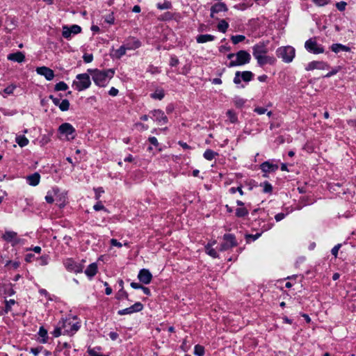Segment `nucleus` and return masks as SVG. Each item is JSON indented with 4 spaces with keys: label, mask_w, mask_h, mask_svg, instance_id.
<instances>
[{
    "label": "nucleus",
    "mask_w": 356,
    "mask_h": 356,
    "mask_svg": "<svg viewBox=\"0 0 356 356\" xmlns=\"http://www.w3.org/2000/svg\"><path fill=\"white\" fill-rule=\"evenodd\" d=\"M81 28L78 25H72L70 27L64 26L63 27V36L66 39L71 38L72 35L78 34L81 32Z\"/></svg>",
    "instance_id": "f8f14e48"
},
{
    "label": "nucleus",
    "mask_w": 356,
    "mask_h": 356,
    "mask_svg": "<svg viewBox=\"0 0 356 356\" xmlns=\"http://www.w3.org/2000/svg\"><path fill=\"white\" fill-rule=\"evenodd\" d=\"M227 10L228 9L225 3L222 2L217 3L211 8V17L213 18L215 14L220 12H226Z\"/></svg>",
    "instance_id": "aec40b11"
},
{
    "label": "nucleus",
    "mask_w": 356,
    "mask_h": 356,
    "mask_svg": "<svg viewBox=\"0 0 356 356\" xmlns=\"http://www.w3.org/2000/svg\"><path fill=\"white\" fill-rule=\"evenodd\" d=\"M229 27V24L225 20H220L218 24V30L223 33H225Z\"/></svg>",
    "instance_id": "2f4dec72"
},
{
    "label": "nucleus",
    "mask_w": 356,
    "mask_h": 356,
    "mask_svg": "<svg viewBox=\"0 0 356 356\" xmlns=\"http://www.w3.org/2000/svg\"><path fill=\"white\" fill-rule=\"evenodd\" d=\"M305 49L310 53L315 54L324 52V48L322 45L317 43L314 39H309L305 43Z\"/></svg>",
    "instance_id": "6e6552de"
},
{
    "label": "nucleus",
    "mask_w": 356,
    "mask_h": 356,
    "mask_svg": "<svg viewBox=\"0 0 356 356\" xmlns=\"http://www.w3.org/2000/svg\"><path fill=\"white\" fill-rule=\"evenodd\" d=\"M245 39V37L243 35H232L231 40L234 44H236Z\"/></svg>",
    "instance_id": "58836bf2"
},
{
    "label": "nucleus",
    "mask_w": 356,
    "mask_h": 356,
    "mask_svg": "<svg viewBox=\"0 0 356 356\" xmlns=\"http://www.w3.org/2000/svg\"><path fill=\"white\" fill-rule=\"evenodd\" d=\"M111 244L113 245V246H115V247H118V248H121L122 246V244L120 242H118L116 239L115 238H112L111 239Z\"/></svg>",
    "instance_id": "052dcab7"
},
{
    "label": "nucleus",
    "mask_w": 356,
    "mask_h": 356,
    "mask_svg": "<svg viewBox=\"0 0 356 356\" xmlns=\"http://www.w3.org/2000/svg\"><path fill=\"white\" fill-rule=\"evenodd\" d=\"M313 1L319 6H323L327 4L330 0H313Z\"/></svg>",
    "instance_id": "864d4df0"
},
{
    "label": "nucleus",
    "mask_w": 356,
    "mask_h": 356,
    "mask_svg": "<svg viewBox=\"0 0 356 356\" xmlns=\"http://www.w3.org/2000/svg\"><path fill=\"white\" fill-rule=\"evenodd\" d=\"M205 251L207 254L211 256L213 258H217L218 257V254L215 249L212 248V244L208 243L205 246Z\"/></svg>",
    "instance_id": "c756f323"
},
{
    "label": "nucleus",
    "mask_w": 356,
    "mask_h": 356,
    "mask_svg": "<svg viewBox=\"0 0 356 356\" xmlns=\"http://www.w3.org/2000/svg\"><path fill=\"white\" fill-rule=\"evenodd\" d=\"M80 328V323L75 317L69 318L63 323V334L73 335Z\"/></svg>",
    "instance_id": "39448f33"
},
{
    "label": "nucleus",
    "mask_w": 356,
    "mask_h": 356,
    "mask_svg": "<svg viewBox=\"0 0 356 356\" xmlns=\"http://www.w3.org/2000/svg\"><path fill=\"white\" fill-rule=\"evenodd\" d=\"M15 141L21 147L26 146L29 143L28 138L24 136H17Z\"/></svg>",
    "instance_id": "c85d7f7f"
},
{
    "label": "nucleus",
    "mask_w": 356,
    "mask_h": 356,
    "mask_svg": "<svg viewBox=\"0 0 356 356\" xmlns=\"http://www.w3.org/2000/svg\"><path fill=\"white\" fill-rule=\"evenodd\" d=\"M138 278L141 282L147 284L150 283L152 278V275L148 270L142 269L140 270L138 273Z\"/></svg>",
    "instance_id": "a211bd4d"
},
{
    "label": "nucleus",
    "mask_w": 356,
    "mask_h": 356,
    "mask_svg": "<svg viewBox=\"0 0 356 356\" xmlns=\"http://www.w3.org/2000/svg\"><path fill=\"white\" fill-rule=\"evenodd\" d=\"M151 97L156 99H162L164 97V92L162 89H157L151 94Z\"/></svg>",
    "instance_id": "f704fd0d"
},
{
    "label": "nucleus",
    "mask_w": 356,
    "mask_h": 356,
    "mask_svg": "<svg viewBox=\"0 0 356 356\" xmlns=\"http://www.w3.org/2000/svg\"><path fill=\"white\" fill-rule=\"evenodd\" d=\"M124 45L127 50H135L141 46V42L138 39L130 38Z\"/></svg>",
    "instance_id": "412c9836"
},
{
    "label": "nucleus",
    "mask_w": 356,
    "mask_h": 356,
    "mask_svg": "<svg viewBox=\"0 0 356 356\" xmlns=\"http://www.w3.org/2000/svg\"><path fill=\"white\" fill-rule=\"evenodd\" d=\"M93 209L95 211L106 210L104 206L100 202H99L96 204H95L93 207Z\"/></svg>",
    "instance_id": "4d7b16f0"
},
{
    "label": "nucleus",
    "mask_w": 356,
    "mask_h": 356,
    "mask_svg": "<svg viewBox=\"0 0 356 356\" xmlns=\"http://www.w3.org/2000/svg\"><path fill=\"white\" fill-rule=\"evenodd\" d=\"M215 36L210 34L200 35L197 37L196 40L197 43H205L207 42L213 41Z\"/></svg>",
    "instance_id": "bb28decb"
},
{
    "label": "nucleus",
    "mask_w": 356,
    "mask_h": 356,
    "mask_svg": "<svg viewBox=\"0 0 356 356\" xmlns=\"http://www.w3.org/2000/svg\"><path fill=\"white\" fill-rule=\"evenodd\" d=\"M329 65L327 63L323 61H312L309 63L305 67V70L307 71L314 70H326L328 69Z\"/></svg>",
    "instance_id": "2eb2a0df"
},
{
    "label": "nucleus",
    "mask_w": 356,
    "mask_h": 356,
    "mask_svg": "<svg viewBox=\"0 0 356 356\" xmlns=\"http://www.w3.org/2000/svg\"><path fill=\"white\" fill-rule=\"evenodd\" d=\"M341 247V245L340 244H338L337 245H335L332 249V254L334 256V257H337V254H338V251L339 250Z\"/></svg>",
    "instance_id": "e2e57ef3"
},
{
    "label": "nucleus",
    "mask_w": 356,
    "mask_h": 356,
    "mask_svg": "<svg viewBox=\"0 0 356 356\" xmlns=\"http://www.w3.org/2000/svg\"><path fill=\"white\" fill-rule=\"evenodd\" d=\"M336 6L339 10L343 11L346 8V3L345 1H340L336 3Z\"/></svg>",
    "instance_id": "8fccbe9b"
},
{
    "label": "nucleus",
    "mask_w": 356,
    "mask_h": 356,
    "mask_svg": "<svg viewBox=\"0 0 356 356\" xmlns=\"http://www.w3.org/2000/svg\"><path fill=\"white\" fill-rule=\"evenodd\" d=\"M63 334V329H62V327H58V328H56L54 330V332H53V335L55 337H58L60 335H61Z\"/></svg>",
    "instance_id": "bf43d9fd"
},
{
    "label": "nucleus",
    "mask_w": 356,
    "mask_h": 356,
    "mask_svg": "<svg viewBox=\"0 0 356 356\" xmlns=\"http://www.w3.org/2000/svg\"><path fill=\"white\" fill-rule=\"evenodd\" d=\"M227 115L228 119L230 121V122H232V123L236 122L237 117H236V114L232 111L229 110L227 112Z\"/></svg>",
    "instance_id": "37998d69"
},
{
    "label": "nucleus",
    "mask_w": 356,
    "mask_h": 356,
    "mask_svg": "<svg viewBox=\"0 0 356 356\" xmlns=\"http://www.w3.org/2000/svg\"><path fill=\"white\" fill-rule=\"evenodd\" d=\"M2 238L12 244L13 246L23 242V240L17 237V234L13 231H6L2 236Z\"/></svg>",
    "instance_id": "9d476101"
},
{
    "label": "nucleus",
    "mask_w": 356,
    "mask_h": 356,
    "mask_svg": "<svg viewBox=\"0 0 356 356\" xmlns=\"http://www.w3.org/2000/svg\"><path fill=\"white\" fill-rule=\"evenodd\" d=\"M227 57L230 60L229 67L243 65L249 63L251 59L250 54L245 50H240L236 54H229Z\"/></svg>",
    "instance_id": "7ed1b4c3"
},
{
    "label": "nucleus",
    "mask_w": 356,
    "mask_h": 356,
    "mask_svg": "<svg viewBox=\"0 0 356 356\" xmlns=\"http://www.w3.org/2000/svg\"><path fill=\"white\" fill-rule=\"evenodd\" d=\"M39 341L40 342L44 343L47 342L48 339L47 331L43 327H40L39 332Z\"/></svg>",
    "instance_id": "cd10ccee"
},
{
    "label": "nucleus",
    "mask_w": 356,
    "mask_h": 356,
    "mask_svg": "<svg viewBox=\"0 0 356 356\" xmlns=\"http://www.w3.org/2000/svg\"><path fill=\"white\" fill-rule=\"evenodd\" d=\"M108 94L111 95V96H113V97H115L118 94V90L116 89L114 87H112L110 90L108 91Z\"/></svg>",
    "instance_id": "0e129e2a"
},
{
    "label": "nucleus",
    "mask_w": 356,
    "mask_h": 356,
    "mask_svg": "<svg viewBox=\"0 0 356 356\" xmlns=\"http://www.w3.org/2000/svg\"><path fill=\"white\" fill-rule=\"evenodd\" d=\"M252 77L253 74L250 71H244L243 72H236L234 78V83L239 84L241 82V80L248 82L252 79Z\"/></svg>",
    "instance_id": "ddd939ff"
},
{
    "label": "nucleus",
    "mask_w": 356,
    "mask_h": 356,
    "mask_svg": "<svg viewBox=\"0 0 356 356\" xmlns=\"http://www.w3.org/2000/svg\"><path fill=\"white\" fill-rule=\"evenodd\" d=\"M40 175L38 172H35L27 176L26 181L30 186H35L39 184Z\"/></svg>",
    "instance_id": "4be33fe9"
},
{
    "label": "nucleus",
    "mask_w": 356,
    "mask_h": 356,
    "mask_svg": "<svg viewBox=\"0 0 356 356\" xmlns=\"http://www.w3.org/2000/svg\"><path fill=\"white\" fill-rule=\"evenodd\" d=\"M67 88H68L67 85L63 81H60V82L56 83L55 86V90L56 91H65Z\"/></svg>",
    "instance_id": "4c0bfd02"
},
{
    "label": "nucleus",
    "mask_w": 356,
    "mask_h": 356,
    "mask_svg": "<svg viewBox=\"0 0 356 356\" xmlns=\"http://www.w3.org/2000/svg\"><path fill=\"white\" fill-rule=\"evenodd\" d=\"M254 112L259 115H262L267 112V109L263 107H257L254 108Z\"/></svg>",
    "instance_id": "13d9d810"
},
{
    "label": "nucleus",
    "mask_w": 356,
    "mask_h": 356,
    "mask_svg": "<svg viewBox=\"0 0 356 356\" xmlns=\"http://www.w3.org/2000/svg\"><path fill=\"white\" fill-rule=\"evenodd\" d=\"M127 49H126L125 46L123 44L121 47H120L119 49H116L114 52V56L117 58H122L124 55H125Z\"/></svg>",
    "instance_id": "473e14b6"
},
{
    "label": "nucleus",
    "mask_w": 356,
    "mask_h": 356,
    "mask_svg": "<svg viewBox=\"0 0 356 356\" xmlns=\"http://www.w3.org/2000/svg\"><path fill=\"white\" fill-rule=\"evenodd\" d=\"M88 72L92 75L95 83L100 87L106 86L115 74L112 69L106 70H89Z\"/></svg>",
    "instance_id": "f03ea898"
},
{
    "label": "nucleus",
    "mask_w": 356,
    "mask_h": 356,
    "mask_svg": "<svg viewBox=\"0 0 356 356\" xmlns=\"http://www.w3.org/2000/svg\"><path fill=\"white\" fill-rule=\"evenodd\" d=\"M143 308V305L140 302H138L128 308L119 310L118 314L120 316L131 314L135 312H140Z\"/></svg>",
    "instance_id": "4468645a"
},
{
    "label": "nucleus",
    "mask_w": 356,
    "mask_h": 356,
    "mask_svg": "<svg viewBox=\"0 0 356 356\" xmlns=\"http://www.w3.org/2000/svg\"><path fill=\"white\" fill-rule=\"evenodd\" d=\"M94 191L95 193V199L96 200H99V197H101V195L104 193V191L103 188H102V187L94 188Z\"/></svg>",
    "instance_id": "49530a36"
},
{
    "label": "nucleus",
    "mask_w": 356,
    "mask_h": 356,
    "mask_svg": "<svg viewBox=\"0 0 356 356\" xmlns=\"http://www.w3.org/2000/svg\"><path fill=\"white\" fill-rule=\"evenodd\" d=\"M83 58L84 62L89 63L92 61L93 56L92 54H84Z\"/></svg>",
    "instance_id": "5fc2aeb1"
},
{
    "label": "nucleus",
    "mask_w": 356,
    "mask_h": 356,
    "mask_svg": "<svg viewBox=\"0 0 356 356\" xmlns=\"http://www.w3.org/2000/svg\"><path fill=\"white\" fill-rule=\"evenodd\" d=\"M236 191H238V192L239 193V194H240L241 195H243L244 193H243V190H242V187H241V186H238V187H236V188H235V187H232V188H229V193H232V194H234V193H236Z\"/></svg>",
    "instance_id": "de8ad7c7"
},
{
    "label": "nucleus",
    "mask_w": 356,
    "mask_h": 356,
    "mask_svg": "<svg viewBox=\"0 0 356 356\" xmlns=\"http://www.w3.org/2000/svg\"><path fill=\"white\" fill-rule=\"evenodd\" d=\"M152 118L159 125L165 124L168 120L164 113L160 110L154 111L152 112Z\"/></svg>",
    "instance_id": "f3484780"
},
{
    "label": "nucleus",
    "mask_w": 356,
    "mask_h": 356,
    "mask_svg": "<svg viewBox=\"0 0 356 356\" xmlns=\"http://www.w3.org/2000/svg\"><path fill=\"white\" fill-rule=\"evenodd\" d=\"M235 214L239 218L244 217L248 214V210L244 207H238L236 209Z\"/></svg>",
    "instance_id": "72a5a7b5"
},
{
    "label": "nucleus",
    "mask_w": 356,
    "mask_h": 356,
    "mask_svg": "<svg viewBox=\"0 0 356 356\" xmlns=\"http://www.w3.org/2000/svg\"><path fill=\"white\" fill-rule=\"evenodd\" d=\"M66 269L74 273L82 272L83 266L81 264H78L72 259H67L64 261Z\"/></svg>",
    "instance_id": "9b49d317"
},
{
    "label": "nucleus",
    "mask_w": 356,
    "mask_h": 356,
    "mask_svg": "<svg viewBox=\"0 0 356 356\" xmlns=\"http://www.w3.org/2000/svg\"><path fill=\"white\" fill-rule=\"evenodd\" d=\"M59 138H63L66 140H72L75 138L76 130L74 127L68 122L61 124L58 129Z\"/></svg>",
    "instance_id": "20e7f679"
},
{
    "label": "nucleus",
    "mask_w": 356,
    "mask_h": 356,
    "mask_svg": "<svg viewBox=\"0 0 356 356\" xmlns=\"http://www.w3.org/2000/svg\"><path fill=\"white\" fill-rule=\"evenodd\" d=\"M36 72L38 74L44 76L45 79L48 81H51L54 78V71L45 66L37 67Z\"/></svg>",
    "instance_id": "dca6fc26"
},
{
    "label": "nucleus",
    "mask_w": 356,
    "mask_h": 356,
    "mask_svg": "<svg viewBox=\"0 0 356 356\" xmlns=\"http://www.w3.org/2000/svg\"><path fill=\"white\" fill-rule=\"evenodd\" d=\"M15 88L16 87L14 85H10V86H8L7 88H6L3 91V92L2 94L3 97H6V95H10L13 94Z\"/></svg>",
    "instance_id": "e433bc0d"
},
{
    "label": "nucleus",
    "mask_w": 356,
    "mask_h": 356,
    "mask_svg": "<svg viewBox=\"0 0 356 356\" xmlns=\"http://www.w3.org/2000/svg\"><path fill=\"white\" fill-rule=\"evenodd\" d=\"M109 337L113 341H115L118 339V334L117 332H111L109 333Z\"/></svg>",
    "instance_id": "774afa93"
},
{
    "label": "nucleus",
    "mask_w": 356,
    "mask_h": 356,
    "mask_svg": "<svg viewBox=\"0 0 356 356\" xmlns=\"http://www.w3.org/2000/svg\"><path fill=\"white\" fill-rule=\"evenodd\" d=\"M51 140V136L49 134H44L41 136V138L39 141L40 146H44L47 143H49Z\"/></svg>",
    "instance_id": "c9c22d12"
},
{
    "label": "nucleus",
    "mask_w": 356,
    "mask_h": 356,
    "mask_svg": "<svg viewBox=\"0 0 356 356\" xmlns=\"http://www.w3.org/2000/svg\"><path fill=\"white\" fill-rule=\"evenodd\" d=\"M97 272V265L96 263L90 264L85 270L86 275L88 277H92Z\"/></svg>",
    "instance_id": "a878e982"
},
{
    "label": "nucleus",
    "mask_w": 356,
    "mask_h": 356,
    "mask_svg": "<svg viewBox=\"0 0 356 356\" xmlns=\"http://www.w3.org/2000/svg\"><path fill=\"white\" fill-rule=\"evenodd\" d=\"M330 49L333 52H334L336 54H337L340 51H346V52L350 51V48L349 47L343 45L342 44H339V43H336V44H332V46L330 47Z\"/></svg>",
    "instance_id": "393cba45"
},
{
    "label": "nucleus",
    "mask_w": 356,
    "mask_h": 356,
    "mask_svg": "<svg viewBox=\"0 0 356 356\" xmlns=\"http://www.w3.org/2000/svg\"><path fill=\"white\" fill-rule=\"evenodd\" d=\"M252 54L257 60L260 66L266 64L273 65L275 63V58L273 56L267 55L268 49L264 43H259L252 47Z\"/></svg>",
    "instance_id": "f257e3e1"
},
{
    "label": "nucleus",
    "mask_w": 356,
    "mask_h": 356,
    "mask_svg": "<svg viewBox=\"0 0 356 356\" xmlns=\"http://www.w3.org/2000/svg\"><path fill=\"white\" fill-rule=\"evenodd\" d=\"M278 58L282 59L284 63H289L292 62L296 55V50L291 46H285L279 47L276 51Z\"/></svg>",
    "instance_id": "423d86ee"
},
{
    "label": "nucleus",
    "mask_w": 356,
    "mask_h": 356,
    "mask_svg": "<svg viewBox=\"0 0 356 356\" xmlns=\"http://www.w3.org/2000/svg\"><path fill=\"white\" fill-rule=\"evenodd\" d=\"M273 190V187L270 184L266 182L264 186V191L265 193H270Z\"/></svg>",
    "instance_id": "3c124183"
},
{
    "label": "nucleus",
    "mask_w": 356,
    "mask_h": 356,
    "mask_svg": "<svg viewBox=\"0 0 356 356\" xmlns=\"http://www.w3.org/2000/svg\"><path fill=\"white\" fill-rule=\"evenodd\" d=\"M105 22L107 23L112 24L114 23V17L112 15H109L105 19Z\"/></svg>",
    "instance_id": "338daca9"
},
{
    "label": "nucleus",
    "mask_w": 356,
    "mask_h": 356,
    "mask_svg": "<svg viewBox=\"0 0 356 356\" xmlns=\"http://www.w3.org/2000/svg\"><path fill=\"white\" fill-rule=\"evenodd\" d=\"M179 63V60L176 57H171L170 65L171 66H177Z\"/></svg>",
    "instance_id": "69168bd1"
},
{
    "label": "nucleus",
    "mask_w": 356,
    "mask_h": 356,
    "mask_svg": "<svg viewBox=\"0 0 356 356\" xmlns=\"http://www.w3.org/2000/svg\"><path fill=\"white\" fill-rule=\"evenodd\" d=\"M339 67L333 69L331 72H330L327 74H326L324 76L327 77V78H329V77L336 74L339 72Z\"/></svg>",
    "instance_id": "680f3d73"
},
{
    "label": "nucleus",
    "mask_w": 356,
    "mask_h": 356,
    "mask_svg": "<svg viewBox=\"0 0 356 356\" xmlns=\"http://www.w3.org/2000/svg\"><path fill=\"white\" fill-rule=\"evenodd\" d=\"M7 58L9 60L22 63L24 60L25 56L22 52L17 51L13 54H8Z\"/></svg>",
    "instance_id": "5701e85b"
},
{
    "label": "nucleus",
    "mask_w": 356,
    "mask_h": 356,
    "mask_svg": "<svg viewBox=\"0 0 356 356\" xmlns=\"http://www.w3.org/2000/svg\"><path fill=\"white\" fill-rule=\"evenodd\" d=\"M10 265V266L14 268V269H16L17 268L19 265H20V263L19 261H8L6 266H9Z\"/></svg>",
    "instance_id": "09e8293b"
},
{
    "label": "nucleus",
    "mask_w": 356,
    "mask_h": 356,
    "mask_svg": "<svg viewBox=\"0 0 356 356\" xmlns=\"http://www.w3.org/2000/svg\"><path fill=\"white\" fill-rule=\"evenodd\" d=\"M287 214L288 213H277V215H275V219L277 222H279V221L283 220L286 216Z\"/></svg>",
    "instance_id": "6e6d98bb"
},
{
    "label": "nucleus",
    "mask_w": 356,
    "mask_h": 356,
    "mask_svg": "<svg viewBox=\"0 0 356 356\" xmlns=\"http://www.w3.org/2000/svg\"><path fill=\"white\" fill-rule=\"evenodd\" d=\"M224 242L221 244L220 250L225 251L237 245L235 237L232 234H227L223 236Z\"/></svg>",
    "instance_id": "1a4fd4ad"
},
{
    "label": "nucleus",
    "mask_w": 356,
    "mask_h": 356,
    "mask_svg": "<svg viewBox=\"0 0 356 356\" xmlns=\"http://www.w3.org/2000/svg\"><path fill=\"white\" fill-rule=\"evenodd\" d=\"M156 6L160 10H167L170 8V3L168 1H165L163 3H158Z\"/></svg>",
    "instance_id": "a18cd8bd"
},
{
    "label": "nucleus",
    "mask_w": 356,
    "mask_h": 356,
    "mask_svg": "<svg viewBox=\"0 0 356 356\" xmlns=\"http://www.w3.org/2000/svg\"><path fill=\"white\" fill-rule=\"evenodd\" d=\"M59 108L62 111H66L69 109V107H70V102L67 99H63L61 102H60V104H59Z\"/></svg>",
    "instance_id": "a19ab883"
},
{
    "label": "nucleus",
    "mask_w": 356,
    "mask_h": 356,
    "mask_svg": "<svg viewBox=\"0 0 356 356\" xmlns=\"http://www.w3.org/2000/svg\"><path fill=\"white\" fill-rule=\"evenodd\" d=\"M91 84L90 76L88 74H79L76 76V80L73 81V86H75L78 91L87 89Z\"/></svg>",
    "instance_id": "0eeeda50"
},
{
    "label": "nucleus",
    "mask_w": 356,
    "mask_h": 356,
    "mask_svg": "<svg viewBox=\"0 0 356 356\" xmlns=\"http://www.w3.org/2000/svg\"><path fill=\"white\" fill-rule=\"evenodd\" d=\"M261 169L265 173L273 172L278 169V165L273 163V162L268 161L264 162L261 165Z\"/></svg>",
    "instance_id": "6ab92c4d"
},
{
    "label": "nucleus",
    "mask_w": 356,
    "mask_h": 356,
    "mask_svg": "<svg viewBox=\"0 0 356 356\" xmlns=\"http://www.w3.org/2000/svg\"><path fill=\"white\" fill-rule=\"evenodd\" d=\"M194 353L197 356H203L204 353V349L202 346L196 345L194 348Z\"/></svg>",
    "instance_id": "79ce46f5"
},
{
    "label": "nucleus",
    "mask_w": 356,
    "mask_h": 356,
    "mask_svg": "<svg viewBox=\"0 0 356 356\" xmlns=\"http://www.w3.org/2000/svg\"><path fill=\"white\" fill-rule=\"evenodd\" d=\"M218 154L210 149H207L203 154V156L205 159L208 161H211L216 156H218Z\"/></svg>",
    "instance_id": "7c9ffc66"
},
{
    "label": "nucleus",
    "mask_w": 356,
    "mask_h": 356,
    "mask_svg": "<svg viewBox=\"0 0 356 356\" xmlns=\"http://www.w3.org/2000/svg\"><path fill=\"white\" fill-rule=\"evenodd\" d=\"M127 297L128 294L123 289H120L116 295V298L118 300H121L122 298H127Z\"/></svg>",
    "instance_id": "c03bdc74"
},
{
    "label": "nucleus",
    "mask_w": 356,
    "mask_h": 356,
    "mask_svg": "<svg viewBox=\"0 0 356 356\" xmlns=\"http://www.w3.org/2000/svg\"><path fill=\"white\" fill-rule=\"evenodd\" d=\"M6 305L5 307L6 308L7 311H9L11 308V307L15 303L14 300H6L5 301Z\"/></svg>",
    "instance_id": "603ef678"
},
{
    "label": "nucleus",
    "mask_w": 356,
    "mask_h": 356,
    "mask_svg": "<svg viewBox=\"0 0 356 356\" xmlns=\"http://www.w3.org/2000/svg\"><path fill=\"white\" fill-rule=\"evenodd\" d=\"M58 188H53L51 191L47 192V195L45 196V200L48 203H52L54 200H58Z\"/></svg>",
    "instance_id": "b1692460"
},
{
    "label": "nucleus",
    "mask_w": 356,
    "mask_h": 356,
    "mask_svg": "<svg viewBox=\"0 0 356 356\" xmlns=\"http://www.w3.org/2000/svg\"><path fill=\"white\" fill-rule=\"evenodd\" d=\"M65 200H66V194L64 193H58V200L57 202H60L59 207H63L65 204Z\"/></svg>",
    "instance_id": "ea45409f"
}]
</instances>
